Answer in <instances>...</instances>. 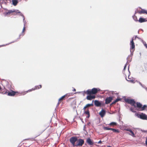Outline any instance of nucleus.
<instances>
[{
    "label": "nucleus",
    "mask_w": 147,
    "mask_h": 147,
    "mask_svg": "<svg viewBox=\"0 0 147 147\" xmlns=\"http://www.w3.org/2000/svg\"><path fill=\"white\" fill-rule=\"evenodd\" d=\"M125 101L130 104L131 106H134L135 108H136V106L135 105L136 102L134 99H127L125 100Z\"/></svg>",
    "instance_id": "nucleus-1"
},
{
    "label": "nucleus",
    "mask_w": 147,
    "mask_h": 147,
    "mask_svg": "<svg viewBox=\"0 0 147 147\" xmlns=\"http://www.w3.org/2000/svg\"><path fill=\"white\" fill-rule=\"evenodd\" d=\"M136 116L142 119L147 120V115L144 113H142L140 114H137Z\"/></svg>",
    "instance_id": "nucleus-2"
},
{
    "label": "nucleus",
    "mask_w": 147,
    "mask_h": 147,
    "mask_svg": "<svg viewBox=\"0 0 147 147\" xmlns=\"http://www.w3.org/2000/svg\"><path fill=\"white\" fill-rule=\"evenodd\" d=\"M133 38L131 40L130 42V45H131L130 48V51L131 52V54L132 55H133V53L134 51V49L135 48V45L133 41Z\"/></svg>",
    "instance_id": "nucleus-3"
},
{
    "label": "nucleus",
    "mask_w": 147,
    "mask_h": 147,
    "mask_svg": "<svg viewBox=\"0 0 147 147\" xmlns=\"http://www.w3.org/2000/svg\"><path fill=\"white\" fill-rule=\"evenodd\" d=\"M14 13V14H17V13H20V15L22 16H23V14L21 13L18 10H14L12 11L11 10H9L7 12H6V14L7 15H9V14Z\"/></svg>",
    "instance_id": "nucleus-4"
},
{
    "label": "nucleus",
    "mask_w": 147,
    "mask_h": 147,
    "mask_svg": "<svg viewBox=\"0 0 147 147\" xmlns=\"http://www.w3.org/2000/svg\"><path fill=\"white\" fill-rule=\"evenodd\" d=\"M77 140V138L76 137H72L69 139L70 142L74 146H76L75 143Z\"/></svg>",
    "instance_id": "nucleus-5"
},
{
    "label": "nucleus",
    "mask_w": 147,
    "mask_h": 147,
    "mask_svg": "<svg viewBox=\"0 0 147 147\" xmlns=\"http://www.w3.org/2000/svg\"><path fill=\"white\" fill-rule=\"evenodd\" d=\"M129 65L128 67V70L129 71V74L128 75V80H127L126 78V79L128 81H129L131 83H134V78H133L130 77V71H129Z\"/></svg>",
    "instance_id": "nucleus-6"
},
{
    "label": "nucleus",
    "mask_w": 147,
    "mask_h": 147,
    "mask_svg": "<svg viewBox=\"0 0 147 147\" xmlns=\"http://www.w3.org/2000/svg\"><path fill=\"white\" fill-rule=\"evenodd\" d=\"M71 94L69 93L67 94H66L65 95H64L62 96L59 99V101L60 102L61 100H63L64 98H67L69 96H70Z\"/></svg>",
    "instance_id": "nucleus-7"
},
{
    "label": "nucleus",
    "mask_w": 147,
    "mask_h": 147,
    "mask_svg": "<svg viewBox=\"0 0 147 147\" xmlns=\"http://www.w3.org/2000/svg\"><path fill=\"white\" fill-rule=\"evenodd\" d=\"M94 103L95 105L97 107H101L102 105H103V104L99 101L98 100H95L94 101Z\"/></svg>",
    "instance_id": "nucleus-8"
},
{
    "label": "nucleus",
    "mask_w": 147,
    "mask_h": 147,
    "mask_svg": "<svg viewBox=\"0 0 147 147\" xmlns=\"http://www.w3.org/2000/svg\"><path fill=\"white\" fill-rule=\"evenodd\" d=\"M17 93H18V92L11 90L10 92H7V95L10 96H14Z\"/></svg>",
    "instance_id": "nucleus-9"
},
{
    "label": "nucleus",
    "mask_w": 147,
    "mask_h": 147,
    "mask_svg": "<svg viewBox=\"0 0 147 147\" xmlns=\"http://www.w3.org/2000/svg\"><path fill=\"white\" fill-rule=\"evenodd\" d=\"M41 87H42V86L41 85H38V86H35V88H32L31 89L29 90H28L26 92V93H27L28 92H30L32 90H35L40 88H41Z\"/></svg>",
    "instance_id": "nucleus-10"
},
{
    "label": "nucleus",
    "mask_w": 147,
    "mask_h": 147,
    "mask_svg": "<svg viewBox=\"0 0 147 147\" xmlns=\"http://www.w3.org/2000/svg\"><path fill=\"white\" fill-rule=\"evenodd\" d=\"M113 99L112 97H107L105 99V104H109L110 103Z\"/></svg>",
    "instance_id": "nucleus-11"
},
{
    "label": "nucleus",
    "mask_w": 147,
    "mask_h": 147,
    "mask_svg": "<svg viewBox=\"0 0 147 147\" xmlns=\"http://www.w3.org/2000/svg\"><path fill=\"white\" fill-rule=\"evenodd\" d=\"M84 140L82 139H80L79 140V142L78 144H76V146H82L84 144Z\"/></svg>",
    "instance_id": "nucleus-12"
},
{
    "label": "nucleus",
    "mask_w": 147,
    "mask_h": 147,
    "mask_svg": "<svg viewBox=\"0 0 147 147\" xmlns=\"http://www.w3.org/2000/svg\"><path fill=\"white\" fill-rule=\"evenodd\" d=\"M95 96L94 95H88L86 97V99L89 100H91L92 99H94Z\"/></svg>",
    "instance_id": "nucleus-13"
},
{
    "label": "nucleus",
    "mask_w": 147,
    "mask_h": 147,
    "mask_svg": "<svg viewBox=\"0 0 147 147\" xmlns=\"http://www.w3.org/2000/svg\"><path fill=\"white\" fill-rule=\"evenodd\" d=\"M106 113L105 111L103 109L100 111L99 113V115L101 117H103L104 116Z\"/></svg>",
    "instance_id": "nucleus-14"
},
{
    "label": "nucleus",
    "mask_w": 147,
    "mask_h": 147,
    "mask_svg": "<svg viewBox=\"0 0 147 147\" xmlns=\"http://www.w3.org/2000/svg\"><path fill=\"white\" fill-rule=\"evenodd\" d=\"M136 105L137 106H136V108H135L136 110H137L136 109L137 108H138L139 109H141V108H142V105L140 102H137Z\"/></svg>",
    "instance_id": "nucleus-15"
},
{
    "label": "nucleus",
    "mask_w": 147,
    "mask_h": 147,
    "mask_svg": "<svg viewBox=\"0 0 147 147\" xmlns=\"http://www.w3.org/2000/svg\"><path fill=\"white\" fill-rule=\"evenodd\" d=\"M91 92L92 94H95L98 92V90L96 88H93L91 90Z\"/></svg>",
    "instance_id": "nucleus-16"
},
{
    "label": "nucleus",
    "mask_w": 147,
    "mask_h": 147,
    "mask_svg": "<svg viewBox=\"0 0 147 147\" xmlns=\"http://www.w3.org/2000/svg\"><path fill=\"white\" fill-rule=\"evenodd\" d=\"M86 142L90 145H92L93 144V143L90 138H88L87 139Z\"/></svg>",
    "instance_id": "nucleus-17"
},
{
    "label": "nucleus",
    "mask_w": 147,
    "mask_h": 147,
    "mask_svg": "<svg viewBox=\"0 0 147 147\" xmlns=\"http://www.w3.org/2000/svg\"><path fill=\"white\" fill-rule=\"evenodd\" d=\"M0 93L2 94H6L7 93V90L6 89L5 90H0Z\"/></svg>",
    "instance_id": "nucleus-18"
},
{
    "label": "nucleus",
    "mask_w": 147,
    "mask_h": 147,
    "mask_svg": "<svg viewBox=\"0 0 147 147\" xmlns=\"http://www.w3.org/2000/svg\"><path fill=\"white\" fill-rule=\"evenodd\" d=\"M138 21H139V22L141 23L146 22V19H145L141 17L139 18Z\"/></svg>",
    "instance_id": "nucleus-19"
},
{
    "label": "nucleus",
    "mask_w": 147,
    "mask_h": 147,
    "mask_svg": "<svg viewBox=\"0 0 147 147\" xmlns=\"http://www.w3.org/2000/svg\"><path fill=\"white\" fill-rule=\"evenodd\" d=\"M84 93H86L87 94L90 95L92 94V92H91V90L88 89L87 90V91H84Z\"/></svg>",
    "instance_id": "nucleus-20"
},
{
    "label": "nucleus",
    "mask_w": 147,
    "mask_h": 147,
    "mask_svg": "<svg viewBox=\"0 0 147 147\" xmlns=\"http://www.w3.org/2000/svg\"><path fill=\"white\" fill-rule=\"evenodd\" d=\"M129 56H128V57L127 58V62L125 64V66L124 67V69H123V70H125V68H126V67L127 64V63L129 62H130L131 61V60H128V59H129Z\"/></svg>",
    "instance_id": "nucleus-21"
},
{
    "label": "nucleus",
    "mask_w": 147,
    "mask_h": 147,
    "mask_svg": "<svg viewBox=\"0 0 147 147\" xmlns=\"http://www.w3.org/2000/svg\"><path fill=\"white\" fill-rule=\"evenodd\" d=\"M84 113L87 115V117L88 118L90 117V114L89 110L88 109L86 111H85Z\"/></svg>",
    "instance_id": "nucleus-22"
},
{
    "label": "nucleus",
    "mask_w": 147,
    "mask_h": 147,
    "mask_svg": "<svg viewBox=\"0 0 147 147\" xmlns=\"http://www.w3.org/2000/svg\"><path fill=\"white\" fill-rule=\"evenodd\" d=\"M12 4L14 6H16L18 2V0H12Z\"/></svg>",
    "instance_id": "nucleus-23"
},
{
    "label": "nucleus",
    "mask_w": 147,
    "mask_h": 147,
    "mask_svg": "<svg viewBox=\"0 0 147 147\" xmlns=\"http://www.w3.org/2000/svg\"><path fill=\"white\" fill-rule=\"evenodd\" d=\"M138 13L140 14L146 13L147 14V11L145 10V9H142L141 11L138 12Z\"/></svg>",
    "instance_id": "nucleus-24"
},
{
    "label": "nucleus",
    "mask_w": 147,
    "mask_h": 147,
    "mask_svg": "<svg viewBox=\"0 0 147 147\" xmlns=\"http://www.w3.org/2000/svg\"><path fill=\"white\" fill-rule=\"evenodd\" d=\"M108 125L110 126L117 125V123L116 122H111Z\"/></svg>",
    "instance_id": "nucleus-25"
},
{
    "label": "nucleus",
    "mask_w": 147,
    "mask_h": 147,
    "mask_svg": "<svg viewBox=\"0 0 147 147\" xmlns=\"http://www.w3.org/2000/svg\"><path fill=\"white\" fill-rule=\"evenodd\" d=\"M127 130L130 132V133L131 134V135L132 136H134V132L132 131L130 129H127Z\"/></svg>",
    "instance_id": "nucleus-26"
},
{
    "label": "nucleus",
    "mask_w": 147,
    "mask_h": 147,
    "mask_svg": "<svg viewBox=\"0 0 147 147\" xmlns=\"http://www.w3.org/2000/svg\"><path fill=\"white\" fill-rule=\"evenodd\" d=\"M111 130L113 132L116 133H119V130L117 129L112 128Z\"/></svg>",
    "instance_id": "nucleus-27"
},
{
    "label": "nucleus",
    "mask_w": 147,
    "mask_h": 147,
    "mask_svg": "<svg viewBox=\"0 0 147 147\" xmlns=\"http://www.w3.org/2000/svg\"><path fill=\"white\" fill-rule=\"evenodd\" d=\"M120 98H117L111 103V105L115 104L116 102L120 100Z\"/></svg>",
    "instance_id": "nucleus-28"
},
{
    "label": "nucleus",
    "mask_w": 147,
    "mask_h": 147,
    "mask_svg": "<svg viewBox=\"0 0 147 147\" xmlns=\"http://www.w3.org/2000/svg\"><path fill=\"white\" fill-rule=\"evenodd\" d=\"M103 129L105 130H111L112 128L109 127H103Z\"/></svg>",
    "instance_id": "nucleus-29"
},
{
    "label": "nucleus",
    "mask_w": 147,
    "mask_h": 147,
    "mask_svg": "<svg viewBox=\"0 0 147 147\" xmlns=\"http://www.w3.org/2000/svg\"><path fill=\"white\" fill-rule=\"evenodd\" d=\"M103 129L105 130H111L112 128L109 127H103Z\"/></svg>",
    "instance_id": "nucleus-30"
},
{
    "label": "nucleus",
    "mask_w": 147,
    "mask_h": 147,
    "mask_svg": "<svg viewBox=\"0 0 147 147\" xmlns=\"http://www.w3.org/2000/svg\"><path fill=\"white\" fill-rule=\"evenodd\" d=\"M147 106L146 105H144L143 107H142V108H141V109L140 110H144L147 107Z\"/></svg>",
    "instance_id": "nucleus-31"
},
{
    "label": "nucleus",
    "mask_w": 147,
    "mask_h": 147,
    "mask_svg": "<svg viewBox=\"0 0 147 147\" xmlns=\"http://www.w3.org/2000/svg\"><path fill=\"white\" fill-rule=\"evenodd\" d=\"M133 18L134 20L136 21H138L137 17L134 15L133 16Z\"/></svg>",
    "instance_id": "nucleus-32"
},
{
    "label": "nucleus",
    "mask_w": 147,
    "mask_h": 147,
    "mask_svg": "<svg viewBox=\"0 0 147 147\" xmlns=\"http://www.w3.org/2000/svg\"><path fill=\"white\" fill-rule=\"evenodd\" d=\"M142 42L144 44V46L147 49V44L146 43V42L143 40H142Z\"/></svg>",
    "instance_id": "nucleus-33"
},
{
    "label": "nucleus",
    "mask_w": 147,
    "mask_h": 147,
    "mask_svg": "<svg viewBox=\"0 0 147 147\" xmlns=\"http://www.w3.org/2000/svg\"><path fill=\"white\" fill-rule=\"evenodd\" d=\"M130 110L132 112H135L136 111L134 110V109L133 108L131 107L130 108Z\"/></svg>",
    "instance_id": "nucleus-34"
},
{
    "label": "nucleus",
    "mask_w": 147,
    "mask_h": 147,
    "mask_svg": "<svg viewBox=\"0 0 147 147\" xmlns=\"http://www.w3.org/2000/svg\"><path fill=\"white\" fill-rule=\"evenodd\" d=\"M141 86L143 88H144L146 90H147V88L145 86L142 84V86Z\"/></svg>",
    "instance_id": "nucleus-35"
},
{
    "label": "nucleus",
    "mask_w": 147,
    "mask_h": 147,
    "mask_svg": "<svg viewBox=\"0 0 147 147\" xmlns=\"http://www.w3.org/2000/svg\"><path fill=\"white\" fill-rule=\"evenodd\" d=\"M87 108L86 106H85L83 108V109L84 110V112L85 111H86V109Z\"/></svg>",
    "instance_id": "nucleus-36"
},
{
    "label": "nucleus",
    "mask_w": 147,
    "mask_h": 147,
    "mask_svg": "<svg viewBox=\"0 0 147 147\" xmlns=\"http://www.w3.org/2000/svg\"><path fill=\"white\" fill-rule=\"evenodd\" d=\"M25 27H24L23 28V30H22V33H23L24 32V31H25Z\"/></svg>",
    "instance_id": "nucleus-37"
},
{
    "label": "nucleus",
    "mask_w": 147,
    "mask_h": 147,
    "mask_svg": "<svg viewBox=\"0 0 147 147\" xmlns=\"http://www.w3.org/2000/svg\"><path fill=\"white\" fill-rule=\"evenodd\" d=\"M86 106V107H90V104H87Z\"/></svg>",
    "instance_id": "nucleus-38"
},
{
    "label": "nucleus",
    "mask_w": 147,
    "mask_h": 147,
    "mask_svg": "<svg viewBox=\"0 0 147 147\" xmlns=\"http://www.w3.org/2000/svg\"><path fill=\"white\" fill-rule=\"evenodd\" d=\"M94 101V100H93L92 101V103H91V104H90V106H93V102Z\"/></svg>",
    "instance_id": "nucleus-39"
},
{
    "label": "nucleus",
    "mask_w": 147,
    "mask_h": 147,
    "mask_svg": "<svg viewBox=\"0 0 147 147\" xmlns=\"http://www.w3.org/2000/svg\"><path fill=\"white\" fill-rule=\"evenodd\" d=\"M145 144H146V145L147 146V138H146V140L145 141Z\"/></svg>",
    "instance_id": "nucleus-40"
},
{
    "label": "nucleus",
    "mask_w": 147,
    "mask_h": 147,
    "mask_svg": "<svg viewBox=\"0 0 147 147\" xmlns=\"http://www.w3.org/2000/svg\"><path fill=\"white\" fill-rule=\"evenodd\" d=\"M101 142H102L101 141V140H100L98 142V144H100L101 143Z\"/></svg>",
    "instance_id": "nucleus-41"
},
{
    "label": "nucleus",
    "mask_w": 147,
    "mask_h": 147,
    "mask_svg": "<svg viewBox=\"0 0 147 147\" xmlns=\"http://www.w3.org/2000/svg\"><path fill=\"white\" fill-rule=\"evenodd\" d=\"M60 102H60L59 101V102H58V103L57 104V106H58L59 105Z\"/></svg>",
    "instance_id": "nucleus-42"
},
{
    "label": "nucleus",
    "mask_w": 147,
    "mask_h": 147,
    "mask_svg": "<svg viewBox=\"0 0 147 147\" xmlns=\"http://www.w3.org/2000/svg\"><path fill=\"white\" fill-rule=\"evenodd\" d=\"M136 38H138V37H137V36H135V39H136Z\"/></svg>",
    "instance_id": "nucleus-43"
},
{
    "label": "nucleus",
    "mask_w": 147,
    "mask_h": 147,
    "mask_svg": "<svg viewBox=\"0 0 147 147\" xmlns=\"http://www.w3.org/2000/svg\"><path fill=\"white\" fill-rule=\"evenodd\" d=\"M139 84L141 86H142V84L140 82H139Z\"/></svg>",
    "instance_id": "nucleus-44"
},
{
    "label": "nucleus",
    "mask_w": 147,
    "mask_h": 147,
    "mask_svg": "<svg viewBox=\"0 0 147 147\" xmlns=\"http://www.w3.org/2000/svg\"><path fill=\"white\" fill-rule=\"evenodd\" d=\"M73 90L74 91H76V90L74 88V90Z\"/></svg>",
    "instance_id": "nucleus-45"
},
{
    "label": "nucleus",
    "mask_w": 147,
    "mask_h": 147,
    "mask_svg": "<svg viewBox=\"0 0 147 147\" xmlns=\"http://www.w3.org/2000/svg\"><path fill=\"white\" fill-rule=\"evenodd\" d=\"M107 147H111V146H107Z\"/></svg>",
    "instance_id": "nucleus-46"
},
{
    "label": "nucleus",
    "mask_w": 147,
    "mask_h": 147,
    "mask_svg": "<svg viewBox=\"0 0 147 147\" xmlns=\"http://www.w3.org/2000/svg\"><path fill=\"white\" fill-rule=\"evenodd\" d=\"M24 0L25 1H28V0Z\"/></svg>",
    "instance_id": "nucleus-47"
},
{
    "label": "nucleus",
    "mask_w": 147,
    "mask_h": 147,
    "mask_svg": "<svg viewBox=\"0 0 147 147\" xmlns=\"http://www.w3.org/2000/svg\"><path fill=\"white\" fill-rule=\"evenodd\" d=\"M5 46V45H3V46Z\"/></svg>",
    "instance_id": "nucleus-48"
}]
</instances>
